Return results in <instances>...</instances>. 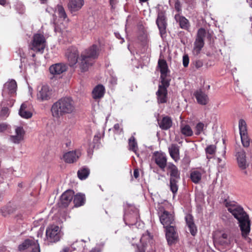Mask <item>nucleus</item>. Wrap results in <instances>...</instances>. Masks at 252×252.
<instances>
[{
    "label": "nucleus",
    "mask_w": 252,
    "mask_h": 252,
    "mask_svg": "<svg viewBox=\"0 0 252 252\" xmlns=\"http://www.w3.org/2000/svg\"><path fill=\"white\" fill-rule=\"evenodd\" d=\"M223 204L239 221L242 237L246 238L250 232V221L248 215L236 202L225 199Z\"/></svg>",
    "instance_id": "1"
},
{
    "label": "nucleus",
    "mask_w": 252,
    "mask_h": 252,
    "mask_svg": "<svg viewBox=\"0 0 252 252\" xmlns=\"http://www.w3.org/2000/svg\"><path fill=\"white\" fill-rule=\"evenodd\" d=\"M161 223L165 229V235L170 245L175 244L178 240V235L175 226L174 213L164 210L159 216Z\"/></svg>",
    "instance_id": "2"
},
{
    "label": "nucleus",
    "mask_w": 252,
    "mask_h": 252,
    "mask_svg": "<svg viewBox=\"0 0 252 252\" xmlns=\"http://www.w3.org/2000/svg\"><path fill=\"white\" fill-rule=\"evenodd\" d=\"M75 110L74 100L70 97H63L54 103L51 111L53 117L59 119L66 114H69Z\"/></svg>",
    "instance_id": "3"
},
{
    "label": "nucleus",
    "mask_w": 252,
    "mask_h": 252,
    "mask_svg": "<svg viewBox=\"0 0 252 252\" xmlns=\"http://www.w3.org/2000/svg\"><path fill=\"white\" fill-rule=\"evenodd\" d=\"M99 47L94 44L83 50L80 57V68L82 72L88 70L95 62L100 53Z\"/></svg>",
    "instance_id": "4"
},
{
    "label": "nucleus",
    "mask_w": 252,
    "mask_h": 252,
    "mask_svg": "<svg viewBox=\"0 0 252 252\" xmlns=\"http://www.w3.org/2000/svg\"><path fill=\"white\" fill-rule=\"evenodd\" d=\"M168 175L169 176L170 190L175 196L178 190V183L181 179L180 171L173 163H169L167 167Z\"/></svg>",
    "instance_id": "5"
},
{
    "label": "nucleus",
    "mask_w": 252,
    "mask_h": 252,
    "mask_svg": "<svg viewBox=\"0 0 252 252\" xmlns=\"http://www.w3.org/2000/svg\"><path fill=\"white\" fill-rule=\"evenodd\" d=\"M61 223L59 222V225L54 224L50 225L48 226L46 230V236L47 240L50 243H55L59 241L61 237V229L62 226Z\"/></svg>",
    "instance_id": "6"
},
{
    "label": "nucleus",
    "mask_w": 252,
    "mask_h": 252,
    "mask_svg": "<svg viewBox=\"0 0 252 252\" xmlns=\"http://www.w3.org/2000/svg\"><path fill=\"white\" fill-rule=\"evenodd\" d=\"M206 31L204 28L198 29L196 37L194 42L192 53L195 56L198 55L204 45V38L206 37Z\"/></svg>",
    "instance_id": "7"
},
{
    "label": "nucleus",
    "mask_w": 252,
    "mask_h": 252,
    "mask_svg": "<svg viewBox=\"0 0 252 252\" xmlns=\"http://www.w3.org/2000/svg\"><path fill=\"white\" fill-rule=\"evenodd\" d=\"M46 45V39L42 34L36 33L32 38V51L42 53Z\"/></svg>",
    "instance_id": "8"
},
{
    "label": "nucleus",
    "mask_w": 252,
    "mask_h": 252,
    "mask_svg": "<svg viewBox=\"0 0 252 252\" xmlns=\"http://www.w3.org/2000/svg\"><path fill=\"white\" fill-rule=\"evenodd\" d=\"M79 55V51L77 47L70 46L67 49L65 52V57L67 59L70 66H73L77 63Z\"/></svg>",
    "instance_id": "9"
},
{
    "label": "nucleus",
    "mask_w": 252,
    "mask_h": 252,
    "mask_svg": "<svg viewBox=\"0 0 252 252\" xmlns=\"http://www.w3.org/2000/svg\"><path fill=\"white\" fill-rule=\"evenodd\" d=\"M156 24L159 29L161 36L163 37L166 33V29L167 27L166 17L163 12H158Z\"/></svg>",
    "instance_id": "10"
},
{
    "label": "nucleus",
    "mask_w": 252,
    "mask_h": 252,
    "mask_svg": "<svg viewBox=\"0 0 252 252\" xmlns=\"http://www.w3.org/2000/svg\"><path fill=\"white\" fill-rule=\"evenodd\" d=\"M81 155V153L79 150L69 151L63 154V159L65 163H73L77 161Z\"/></svg>",
    "instance_id": "11"
},
{
    "label": "nucleus",
    "mask_w": 252,
    "mask_h": 252,
    "mask_svg": "<svg viewBox=\"0 0 252 252\" xmlns=\"http://www.w3.org/2000/svg\"><path fill=\"white\" fill-rule=\"evenodd\" d=\"M74 194V191L71 189L67 190L63 193L61 197V207H68L73 199Z\"/></svg>",
    "instance_id": "12"
},
{
    "label": "nucleus",
    "mask_w": 252,
    "mask_h": 252,
    "mask_svg": "<svg viewBox=\"0 0 252 252\" xmlns=\"http://www.w3.org/2000/svg\"><path fill=\"white\" fill-rule=\"evenodd\" d=\"M159 127L162 130H168L172 126L173 122L171 117L168 116H162L157 119Z\"/></svg>",
    "instance_id": "13"
},
{
    "label": "nucleus",
    "mask_w": 252,
    "mask_h": 252,
    "mask_svg": "<svg viewBox=\"0 0 252 252\" xmlns=\"http://www.w3.org/2000/svg\"><path fill=\"white\" fill-rule=\"evenodd\" d=\"M17 87L16 81L13 79L9 80L4 84L2 93L3 94H8L13 95L16 93Z\"/></svg>",
    "instance_id": "14"
},
{
    "label": "nucleus",
    "mask_w": 252,
    "mask_h": 252,
    "mask_svg": "<svg viewBox=\"0 0 252 252\" xmlns=\"http://www.w3.org/2000/svg\"><path fill=\"white\" fill-rule=\"evenodd\" d=\"M238 166L242 170L246 169L249 165L247 162L246 153L243 149H241L237 152L236 154Z\"/></svg>",
    "instance_id": "15"
},
{
    "label": "nucleus",
    "mask_w": 252,
    "mask_h": 252,
    "mask_svg": "<svg viewBox=\"0 0 252 252\" xmlns=\"http://www.w3.org/2000/svg\"><path fill=\"white\" fill-rule=\"evenodd\" d=\"M155 161L158 166L164 170L167 165V158L164 154L156 152L154 153Z\"/></svg>",
    "instance_id": "16"
},
{
    "label": "nucleus",
    "mask_w": 252,
    "mask_h": 252,
    "mask_svg": "<svg viewBox=\"0 0 252 252\" xmlns=\"http://www.w3.org/2000/svg\"><path fill=\"white\" fill-rule=\"evenodd\" d=\"M157 102L158 104L165 103L168 100L167 89L158 87L156 92Z\"/></svg>",
    "instance_id": "17"
},
{
    "label": "nucleus",
    "mask_w": 252,
    "mask_h": 252,
    "mask_svg": "<svg viewBox=\"0 0 252 252\" xmlns=\"http://www.w3.org/2000/svg\"><path fill=\"white\" fill-rule=\"evenodd\" d=\"M84 4V0H70L68 3V8L72 13L81 9Z\"/></svg>",
    "instance_id": "18"
},
{
    "label": "nucleus",
    "mask_w": 252,
    "mask_h": 252,
    "mask_svg": "<svg viewBox=\"0 0 252 252\" xmlns=\"http://www.w3.org/2000/svg\"><path fill=\"white\" fill-rule=\"evenodd\" d=\"M67 66L63 63H59L51 65L49 68L50 72L52 74H61L66 71Z\"/></svg>",
    "instance_id": "19"
},
{
    "label": "nucleus",
    "mask_w": 252,
    "mask_h": 252,
    "mask_svg": "<svg viewBox=\"0 0 252 252\" xmlns=\"http://www.w3.org/2000/svg\"><path fill=\"white\" fill-rule=\"evenodd\" d=\"M185 220L190 234L192 236H195L197 232V228L194 222L193 217L190 214H188L185 217Z\"/></svg>",
    "instance_id": "20"
},
{
    "label": "nucleus",
    "mask_w": 252,
    "mask_h": 252,
    "mask_svg": "<svg viewBox=\"0 0 252 252\" xmlns=\"http://www.w3.org/2000/svg\"><path fill=\"white\" fill-rule=\"evenodd\" d=\"M105 92L104 87L101 84L96 85L92 91V96L94 99H98L103 97Z\"/></svg>",
    "instance_id": "21"
},
{
    "label": "nucleus",
    "mask_w": 252,
    "mask_h": 252,
    "mask_svg": "<svg viewBox=\"0 0 252 252\" xmlns=\"http://www.w3.org/2000/svg\"><path fill=\"white\" fill-rule=\"evenodd\" d=\"M175 19L179 23L180 27L181 29L189 31L190 24L189 20L185 17L178 14L175 15Z\"/></svg>",
    "instance_id": "22"
},
{
    "label": "nucleus",
    "mask_w": 252,
    "mask_h": 252,
    "mask_svg": "<svg viewBox=\"0 0 252 252\" xmlns=\"http://www.w3.org/2000/svg\"><path fill=\"white\" fill-rule=\"evenodd\" d=\"M170 157L175 161L180 159V147L176 144H172L168 148Z\"/></svg>",
    "instance_id": "23"
},
{
    "label": "nucleus",
    "mask_w": 252,
    "mask_h": 252,
    "mask_svg": "<svg viewBox=\"0 0 252 252\" xmlns=\"http://www.w3.org/2000/svg\"><path fill=\"white\" fill-rule=\"evenodd\" d=\"M194 95L195 97L197 102L203 105H206L208 102V97L207 95L201 90L196 91Z\"/></svg>",
    "instance_id": "24"
},
{
    "label": "nucleus",
    "mask_w": 252,
    "mask_h": 252,
    "mask_svg": "<svg viewBox=\"0 0 252 252\" xmlns=\"http://www.w3.org/2000/svg\"><path fill=\"white\" fill-rule=\"evenodd\" d=\"M38 89L39 92L38 93V96L42 100H48L50 98L51 92L48 86L43 85L40 89H39V88H38Z\"/></svg>",
    "instance_id": "25"
},
{
    "label": "nucleus",
    "mask_w": 252,
    "mask_h": 252,
    "mask_svg": "<svg viewBox=\"0 0 252 252\" xmlns=\"http://www.w3.org/2000/svg\"><path fill=\"white\" fill-rule=\"evenodd\" d=\"M16 135H11L10 137V140L14 143H18L23 138L24 131L23 127H17L15 129Z\"/></svg>",
    "instance_id": "26"
},
{
    "label": "nucleus",
    "mask_w": 252,
    "mask_h": 252,
    "mask_svg": "<svg viewBox=\"0 0 252 252\" xmlns=\"http://www.w3.org/2000/svg\"><path fill=\"white\" fill-rule=\"evenodd\" d=\"M73 203L74 207H79L84 205L86 201L85 195L81 193H78L76 195L74 194Z\"/></svg>",
    "instance_id": "27"
},
{
    "label": "nucleus",
    "mask_w": 252,
    "mask_h": 252,
    "mask_svg": "<svg viewBox=\"0 0 252 252\" xmlns=\"http://www.w3.org/2000/svg\"><path fill=\"white\" fill-rule=\"evenodd\" d=\"M28 105L26 102L23 103L19 109V115L25 119H29L32 117V113L28 110Z\"/></svg>",
    "instance_id": "28"
},
{
    "label": "nucleus",
    "mask_w": 252,
    "mask_h": 252,
    "mask_svg": "<svg viewBox=\"0 0 252 252\" xmlns=\"http://www.w3.org/2000/svg\"><path fill=\"white\" fill-rule=\"evenodd\" d=\"M203 172V170H202V172L198 170L191 171L190 174V178L191 181L195 184L199 183L201 180L202 174Z\"/></svg>",
    "instance_id": "29"
},
{
    "label": "nucleus",
    "mask_w": 252,
    "mask_h": 252,
    "mask_svg": "<svg viewBox=\"0 0 252 252\" xmlns=\"http://www.w3.org/2000/svg\"><path fill=\"white\" fill-rule=\"evenodd\" d=\"M160 78L161 79L160 84H159L158 87L167 89L170 85V82L171 81L169 76H168L167 74H162L160 75Z\"/></svg>",
    "instance_id": "30"
},
{
    "label": "nucleus",
    "mask_w": 252,
    "mask_h": 252,
    "mask_svg": "<svg viewBox=\"0 0 252 252\" xmlns=\"http://www.w3.org/2000/svg\"><path fill=\"white\" fill-rule=\"evenodd\" d=\"M180 131L181 133L186 137H190L193 134L191 127L189 125L181 124Z\"/></svg>",
    "instance_id": "31"
},
{
    "label": "nucleus",
    "mask_w": 252,
    "mask_h": 252,
    "mask_svg": "<svg viewBox=\"0 0 252 252\" xmlns=\"http://www.w3.org/2000/svg\"><path fill=\"white\" fill-rule=\"evenodd\" d=\"M158 67L160 69V75L166 74L169 72L166 61L164 59H159Z\"/></svg>",
    "instance_id": "32"
},
{
    "label": "nucleus",
    "mask_w": 252,
    "mask_h": 252,
    "mask_svg": "<svg viewBox=\"0 0 252 252\" xmlns=\"http://www.w3.org/2000/svg\"><path fill=\"white\" fill-rule=\"evenodd\" d=\"M90 173L89 168L84 166L79 169L77 171V176L81 180H85L89 175Z\"/></svg>",
    "instance_id": "33"
},
{
    "label": "nucleus",
    "mask_w": 252,
    "mask_h": 252,
    "mask_svg": "<svg viewBox=\"0 0 252 252\" xmlns=\"http://www.w3.org/2000/svg\"><path fill=\"white\" fill-rule=\"evenodd\" d=\"M128 149L133 151L138 157L139 156V154H137V143L134 136H131L128 140Z\"/></svg>",
    "instance_id": "34"
},
{
    "label": "nucleus",
    "mask_w": 252,
    "mask_h": 252,
    "mask_svg": "<svg viewBox=\"0 0 252 252\" xmlns=\"http://www.w3.org/2000/svg\"><path fill=\"white\" fill-rule=\"evenodd\" d=\"M215 241L222 246L228 245L230 243V239L226 233H223L221 236L216 238Z\"/></svg>",
    "instance_id": "35"
},
{
    "label": "nucleus",
    "mask_w": 252,
    "mask_h": 252,
    "mask_svg": "<svg viewBox=\"0 0 252 252\" xmlns=\"http://www.w3.org/2000/svg\"><path fill=\"white\" fill-rule=\"evenodd\" d=\"M32 246V240L27 239L18 246V250L20 252H23L27 250Z\"/></svg>",
    "instance_id": "36"
},
{
    "label": "nucleus",
    "mask_w": 252,
    "mask_h": 252,
    "mask_svg": "<svg viewBox=\"0 0 252 252\" xmlns=\"http://www.w3.org/2000/svg\"><path fill=\"white\" fill-rule=\"evenodd\" d=\"M239 128L240 135H243V134H248L247 124L246 122L243 119H240L239 121Z\"/></svg>",
    "instance_id": "37"
},
{
    "label": "nucleus",
    "mask_w": 252,
    "mask_h": 252,
    "mask_svg": "<svg viewBox=\"0 0 252 252\" xmlns=\"http://www.w3.org/2000/svg\"><path fill=\"white\" fill-rule=\"evenodd\" d=\"M207 127V125L205 126L204 124L202 122L198 123L195 126V134L196 135H199L204 129V127Z\"/></svg>",
    "instance_id": "38"
},
{
    "label": "nucleus",
    "mask_w": 252,
    "mask_h": 252,
    "mask_svg": "<svg viewBox=\"0 0 252 252\" xmlns=\"http://www.w3.org/2000/svg\"><path fill=\"white\" fill-rule=\"evenodd\" d=\"M242 143L244 147H248L250 145V139L247 134L240 135Z\"/></svg>",
    "instance_id": "39"
},
{
    "label": "nucleus",
    "mask_w": 252,
    "mask_h": 252,
    "mask_svg": "<svg viewBox=\"0 0 252 252\" xmlns=\"http://www.w3.org/2000/svg\"><path fill=\"white\" fill-rule=\"evenodd\" d=\"M216 146L214 145H210L205 149V152L207 154L213 155L215 153Z\"/></svg>",
    "instance_id": "40"
},
{
    "label": "nucleus",
    "mask_w": 252,
    "mask_h": 252,
    "mask_svg": "<svg viewBox=\"0 0 252 252\" xmlns=\"http://www.w3.org/2000/svg\"><path fill=\"white\" fill-rule=\"evenodd\" d=\"M58 12L59 14V16L60 18H63V19H65L67 17L66 14L65 12V10L63 7L62 6H59L58 7Z\"/></svg>",
    "instance_id": "41"
},
{
    "label": "nucleus",
    "mask_w": 252,
    "mask_h": 252,
    "mask_svg": "<svg viewBox=\"0 0 252 252\" xmlns=\"http://www.w3.org/2000/svg\"><path fill=\"white\" fill-rule=\"evenodd\" d=\"M71 250L73 251H76L78 252H80L82 249V246L80 244L76 242L73 243L70 246Z\"/></svg>",
    "instance_id": "42"
},
{
    "label": "nucleus",
    "mask_w": 252,
    "mask_h": 252,
    "mask_svg": "<svg viewBox=\"0 0 252 252\" xmlns=\"http://www.w3.org/2000/svg\"><path fill=\"white\" fill-rule=\"evenodd\" d=\"M192 63L197 69L201 67L203 65V61L199 59L195 60Z\"/></svg>",
    "instance_id": "43"
},
{
    "label": "nucleus",
    "mask_w": 252,
    "mask_h": 252,
    "mask_svg": "<svg viewBox=\"0 0 252 252\" xmlns=\"http://www.w3.org/2000/svg\"><path fill=\"white\" fill-rule=\"evenodd\" d=\"M32 252H40L39 245L37 243V241L36 242L32 241Z\"/></svg>",
    "instance_id": "44"
},
{
    "label": "nucleus",
    "mask_w": 252,
    "mask_h": 252,
    "mask_svg": "<svg viewBox=\"0 0 252 252\" xmlns=\"http://www.w3.org/2000/svg\"><path fill=\"white\" fill-rule=\"evenodd\" d=\"M189 63V57L188 55H185L183 58V64L184 67H187Z\"/></svg>",
    "instance_id": "45"
},
{
    "label": "nucleus",
    "mask_w": 252,
    "mask_h": 252,
    "mask_svg": "<svg viewBox=\"0 0 252 252\" xmlns=\"http://www.w3.org/2000/svg\"><path fill=\"white\" fill-rule=\"evenodd\" d=\"M174 7H175V10L177 12H180V11H181L182 5H181L180 1L179 0H177L175 1Z\"/></svg>",
    "instance_id": "46"
},
{
    "label": "nucleus",
    "mask_w": 252,
    "mask_h": 252,
    "mask_svg": "<svg viewBox=\"0 0 252 252\" xmlns=\"http://www.w3.org/2000/svg\"><path fill=\"white\" fill-rule=\"evenodd\" d=\"M8 115V109L6 107L2 108L0 112V117H4V116H7Z\"/></svg>",
    "instance_id": "47"
},
{
    "label": "nucleus",
    "mask_w": 252,
    "mask_h": 252,
    "mask_svg": "<svg viewBox=\"0 0 252 252\" xmlns=\"http://www.w3.org/2000/svg\"><path fill=\"white\" fill-rule=\"evenodd\" d=\"M8 125L5 123L0 124V132H2L6 130Z\"/></svg>",
    "instance_id": "48"
},
{
    "label": "nucleus",
    "mask_w": 252,
    "mask_h": 252,
    "mask_svg": "<svg viewBox=\"0 0 252 252\" xmlns=\"http://www.w3.org/2000/svg\"><path fill=\"white\" fill-rule=\"evenodd\" d=\"M133 176L135 179H137L139 176V172L138 168H135L134 169L133 171Z\"/></svg>",
    "instance_id": "49"
},
{
    "label": "nucleus",
    "mask_w": 252,
    "mask_h": 252,
    "mask_svg": "<svg viewBox=\"0 0 252 252\" xmlns=\"http://www.w3.org/2000/svg\"><path fill=\"white\" fill-rule=\"evenodd\" d=\"M72 250L71 249V247H64L60 252H72Z\"/></svg>",
    "instance_id": "50"
},
{
    "label": "nucleus",
    "mask_w": 252,
    "mask_h": 252,
    "mask_svg": "<svg viewBox=\"0 0 252 252\" xmlns=\"http://www.w3.org/2000/svg\"><path fill=\"white\" fill-rule=\"evenodd\" d=\"M110 5L111 6L112 8H114L115 5L116 4L117 0H109Z\"/></svg>",
    "instance_id": "51"
},
{
    "label": "nucleus",
    "mask_w": 252,
    "mask_h": 252,
    "mask_svg": "<svg viewBox=\"0 0 252 252\" xmlns=\"http://www.w3.org/2000/svg\"><path fill=\"white\" fill-rule=\"evenodd\" d=\"M114 129L115 130L118 132V131L120 129V126L119 124H116L114 126Z\"/></svg>",
    "instance_id": "52"
},
{
    "label": "nucleus",
    "mask_w": 252,
    "mask_h": 252,
    "mask_svg": "<svg viewBox=\"0 0 252 252\" xmlns=\"http://www.w3.org/2000/svg\"><path fill=\"white\" fill-rule=\"evenodd\" d=\"M206 36L208 40H211L212 36V33H210L209 32H206Z\"/></svg>",
    "instance_id": "53"
},
{
    "label": "nucleus",
    "mask_w": 252,
    "mask_h": 252,
    "mask_svg": "<svg viewBox=\"0 0 252 252\" xmlns=\"http://www.w3.org/2000/svg\"><path fill=\"white\" fill-rule=\"evenodd\" d=\"M100 251L98 248L92 249L90 252H100Z\"/></svg>",
    "instance_id": "54"
},
{
    "label": "nucleus",
    "mask_w": 252,
    "mask_h": 252,
    "mask_svg": "<svg viewBox=\"0 0 252 252\" xmlns=\"http://www.w3.org/2000/svg\"><path fill=\"white\" fill-rule=\"evenodd\" d=\"M1 212H2V215L4 216H5L6 215V214L5 213V212L4 211H6V208H2L1 210Z\"/></svg>",
    "instance_id": "55"
},
{
    "label": "nucleus",
    "mask_w": 252,
    "mask_h": 252,
    "mask_svg": "<svg viewBox=\"0 0 252 252\" xmlns=\"http://www.w3.org/2000/svg\"><path fill=\"white\" fill-rule=\"evenodd\" d=\"M6 3V0H0V4L4 5Z\"/></svg>",
    "instance_id": "56"
},
{
    "label": "nucleus",
    "mask_w": 252,
    "mask_h": 252,
    "mask_svg": "<svg viewBox=\"0 0 252 252\" xmlns=\"http://www.w3.org/2000/svg\"><path fill=\"white\" fill-rule=\"evenodd\" d=\"M184 160L187 162V163H189L190 162L189 159L188 158H184Z\"/></svg>",
    "instance_id": "57"
},
{
    "label": "nucleus",
    "mask_w": 252,
    "mask_h": 252,
    "mask_svg": "<svg viewBox=\"0 0 252 252\" xmlns=\"http://www.w3.org/2000/svg\"><path fill=\"white\" fill-rule=\"evenodd\" d=\"M148 0H139L140 2H145L147 1Z\"/></svg>",
    "instance_id": "58"
}]
</instances>
